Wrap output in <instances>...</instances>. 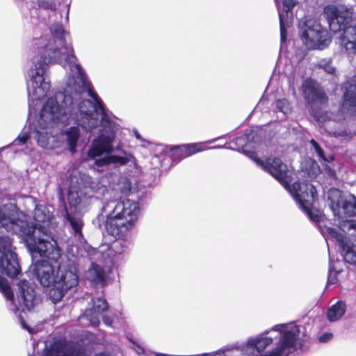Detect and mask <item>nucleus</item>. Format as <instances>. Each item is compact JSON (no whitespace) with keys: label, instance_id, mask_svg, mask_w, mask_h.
<instances>
[{"label":"nucleus","instance_id":"obj_1","mask_svg":"<svg viewBox=\"0 0 356 356\" xmlns=\"http://www.w3.org/2000/svg\"><path fill=\"white\" fill-rule=\"evenodd\" d=\"M51 35L35 39L34 49L38 56L29 72L27 92L29 101L47 96L51 86L49 65L58 63L69 72L63 91H58L43 104L40 117L24 127L11 145H24L31 139L45 149L51 148L50 140L54 129L71 122L92 131L97 127L99 115L104 110L102 101L93 91L87 76L76 62L73 48L65 40V31L60 23L50 27Z\"/></svg>","mask_w":356,"mask_h":356},{"label":"nucleus","instance_id":"obj_2","mask_svg":"<svg viewBox=\"0 0 356 356\" xmlns=\"http://www.w3.org/2000/svg\"><path fill=\"white\" fill-rule=\"evenodd\" d=\"M249 146V143L245 144L242 147L243 152L276 179L292 195L293 200L311 220L318 222L321 218L318 211H312V206L317 198L315 187L307 181H297L291 186L290 172L286 165L280 158L269 157L264 162L257 158L254 151L248 149Z\"/></svg>","mask_w":356,"mask_h":356},{"label":"nucleus","instance_id":"obj_3","mask_svg":"<svg viewBox=\"0 0 356 356\" xmlns=\"http://www.w3.org/2000/svg\"><path fill=\"white\" fill-rule=\"evenodd\" d=\"M100 126L97 137L95 138L87 151L89 159L94 160L93 169L104 172L111 168H120L129 165L136 167V159L129 153L123 152V155H108L101 157L104 154H110L113 151V141L115 138L118 124L111 118L104 110L99 115L98 126Z\"/></svg>","mask_w":356,"mask_h":356},{"label":"nucleus","instance_id":"obj_4","mask_svg":"<svg viewBox=\"0 0 356 356\" xmlns=\"http://www.w3.org/2000/svg\"><path fill=\"white\" fill-rule=\"evenodd\" d=\"M299 334V327L293 323L277 324L248 339L243 348L250 354H259L279 339L276 347L262 356H289L296 350Z\"/></svg>","mask_w":356,"mask_h":356},{"label":"nucleus","instance_id":"obj_5","mask_svg":"<svg viewBox=\"0 0 356 356\" xmlns=\"http://www.w3.org/2000/svg\"><path fill=\"white\" fill-rule=\"evenodd\" d=\"M324 15L334 33L343 31L339 37L340 46L349 54L356 52V20L352 9L343 4H330L323 9Z\"/></svg>","mask_w":356,"mask_h":356},{"label":"nucleus","instance_id":"obj_6","mask_svg":"<svg viewBox=\"0 0 356 356\" xmlns=\"http://www.w3.org/2000/svg\"><path fill=\"white\" fill-rule=\"evenodd\" d=\"M102 209L107 214L106 231L115 238L122 237L133 228L140 213L139 204L131 200L111 201Z\"/></svg>","mask_w":356,"mask_h":356},{"label":"nucleus","instance_id":"obj_7","mask_svg":"<svg viewBox=\"0 0 356 356\" xmlns=\"http://www.w3.org/2000/svg\"><path fill=\"white\" fill-rule=\"evenodd\" d=\"M68 202L70 209L65 208L62 215L69 223L74 238L80 243H83L86 240L82 233L84 225L82 216L88 204V199L86 196H82L74 188L71 187L68 192Z\"/></svg>","mask_w":356,"mask_h":356},{"label":"nucleus","instance_id":"obj_8","mask_svg":"<svg viewBox=\"0 0 356 356\" xmlns=\"http://www.w3.org/2000/svg\"><path fill=\"white\" fill-rule=\"evenodd\" d=\"M33 225L15 204L0 205V227L7 232L15 234L22 239L24 236H29Z\"/></svg>","mask_w":356,"mask_h":356},{"label":"nucleus","instance_id":"obj_9","mask_svg":"<svg viewBox=\"0 0 356 356\" xmlns=\"http://www.w3.org/2000/svg\"><path fill=\"white\" fill-rule=\"evenodd\" d=\"M302 91L311 115L319 123H323L329 120V113L323 111L328 98L321 86L315 81L308 79L302 83Z\"/></svg>","mask_w":356,"mask_h":356},{"label":"nucleus","instance_id":"obj_10","mask_svg":"<svg viewBox=\"0 0 356 356\" xmlns=\"http://www.w3.org/2000/svg\"><path fill=\"white\" fill-rule=\"evenodd\" d=\"M300 37L308 49H323L331 42L329 33L312 20L300 24Z\"/></svg>","mask_w":356,"mask_h":356},{"label":"nucleus","instance_id":"obj_11","mask_svg":"<svg viewBox=\"0 0 356 356\" xmlns=\"http://www.w3.org/2000/svg\"><path fill=\"white\" fill-rule=\"evenodd\" d=\"M35 225H33V231L29 236H24L22 240L25 242L32 257L35 254H38L41 257L57 262L61 257V250L58 248L57 243L53 238L50 240L43 238H36L34 236Z\"/></svg>","mask_w":356,"mask_h":356},{"label":"nucleus","instance_id":"obj_12","mask_svg":"<svg viewBox=\"0 0 356 356\" xmlns=\"http://www.w3.org/2000/svg\"><path fill=\"white\" fill-rule=\"evenodd\" d=\"M330 207L335 217L349 218L356 216V197L350 193L342 194L339 189L328 192Z\"/></svg>","mask_w":356,"mask_h":356},{"label":"nucleus","instance_id":"obj_13","mask_svg":"<svg viewBox=\"0 0 356 356\" xmlns=\"http://www.w3.org/2000/svg\"><path fill=\"white\" fill-rule=\"evenodd\" d=\"M129 245L130 242L127 240H118L106 250L99 252L104 263L109 268H118L124 264L129 254Z\"/></svg>","mask_w":356,"mask_h":356},{"label":"nucleus","instance_id":"obj_14","mask_svg":"<svg viewBox=\"0 0 356 356\" xmlns=\"http://www.w3.org/2000/svg\"><path fill=\"white\" fill-rule=\"evenodd\" d=\"M54 283L58 287L69 291L79 284L77 268L74 262L69 259L60 262L58 266Z\"/></svg>","mask_w":356,"mask_h":356},{"label":"nucleus","instance_id":"obj_15","mask_svg":"<svg viewBox=\"0 0 356 356\" xmlns=\"http://www.w3.org/2000/svg\"><path fill=\"white\" fill-rule=\"evenodd\" d=\"M19 302L22 303L28 311H31L41 302L40 296L37 295L33 287L25 280H20L18 283Z\"/></svg>","mask_w":356,"mask_h":356},{"label":"nucleus","instance_id":"obj_16","mask_svg":"<svg viewBox=\"0 0 356 356\" xmlns=\"http://www.w3.org/2000/svg\"><path fill=\"white\" fill-rule=\"evenodd\" d=\"M33 272L40 284L44 287H49L54 283V268L48 261L41 259L33 264Z\"/></svg>","mask_w":356,"mask_h":356},{"label":"nucleus","instance_id":"obj_17","mask_svg":"<svg viewBox=\"0 0 356 356\" xmlns=\"http://www.w3.org/2000/svg\"><path fill=\"white\" fill-rule=\"evenodd\" d=\"M108 308V302L104 298H95L91 300L90 306L84 312L83 316L94 327L99 325V316Z\"/></svg>","mask_w":356,"mask_h":356},{"label":"nucleus","instance_id":"obj_18","mask_svg":"<svg viewBox=\"0 0 356 356\" xmlns=\"http://www.w3.org/2000/svg\"><path fill=\"white\" fill-rule=\"evenodd\" d=\"M277 6L280 26V38L281 42H284L286 39V26L291 23V19L289 18V13L293 8L296 5L295 0H284L283 1V10L280 8V2L281 0H275Z\"/></svg>","mask_w":356,"mask_h":356},{"label":"nucleus","instance_id":"obj_19","mask_svg":"<svg viewBox=\"0 0 356 356\" xmlns=\"http://www.w3.org/2000/svg\"><path fill=\"white\" fill-rule=\"evenodd\" d=\"M203 150V144L201 143L181 145L172 147L170 149L169 156L173 161L178 162Z\"/></svg>","mask_w":356,"mask_h":356},{"label":"nucleus","instance_id":"obj_20","mask_svg":"<svg viewBox=\"0 0 356 356\" xmlns=\"http://www.w3.org/2000/svg\"><path fill=\"white\" fill-rule=\"evenodd\" d=\"M0 270L2 273L13 278L20 273V266L15 252L1 255Z\"/></svg>","mask_w":356,"mask_h":356},{"label":"nucleus","instance_id":"obj_21","mask_svg":"<svg viewBox=\"0 0 356 356\" xmlns=\"http://www.w3.org/2000/svg\"><path fill=\"white\" fill-rule=\"evenodd\" d=\"M49 353V356H81L74 346L63 339H54Z\"/></svg>","mask_w":356,"mask_h":356},{"label":"nucleus","instance_id":"obj_22","mask_svg":"<svg viewBox=\"0 0 356 356\" xmlns=\"http://www.w3.org/2000/svg\"><path fill=\"white\" fill-rule=\"evenodd\" d=\"M343 108L348 111H356V75L344 85Z\"/></svg>","mask_w":356,"mask_h":356},{"label":"nucleus","instance_id":"obj_23","mask_svg":"<svg viewBox=\"0 0 356 356\" xmlns=\"http://www.w3.org/2000/svg\"><path fill=\"white\" fill-rule=\"evenodd\" d=\"M86 277L91 282L102 284L106 279V273L99 265L92 263L87 271Z\"/></svg>","mask_w":356,"mask_h":356},{"label":"nucleus","instance_id":"obj_24","mask_svg":"<svg viewBox=\"0 0 356 356\" xmlns=\"http://www.w3.org/2000/svg\"><path fill=\"white\" fill-rule=\"evenodd\" d=\"M346 305L344 302L339 300L328 308L327 318L330 322L339 321L345 314Z\"/></svg>","mask_w":356,"mask_h":356},{"label":"nucleus","instance_id":"obj_25","mask_svg":"<svg viewBox=\"0 0 356 356\" xmlns=\"http://www.w3.org/2000/svg\"><path fill=\"white\" fill-rule=\"evenodd\" d=\"M76 127H71L65 131L66 136V142L69 147V150L74 154L76 150V145L80 137V131L77 124Z\"/></svg>","mask_w":356,"mask_h":356},{"label":"nucleus","instance_id":"obj_26","mask_svg":"<svg viewBox=\"0 0 356 356\" xmlns=\"http://www.w3.org/2000/svg\"><path fill=\"white\" fill-rule=\"evenodd\" d=\"M338 218V227L339 229L346 234L354 235L356 232V220H348L346 218L337 217Z\"/></svg>","mask_w":356,"mask_h":356},{"label":"nucleus","instance_id":"obj_27","mask_svg":"<svg viewBox=\"0 0 356 356\" xmlns=\"http://www.w3.org/2000/svg\"><path fill=\"white\" fill-rule=\"evenodd\" d=\"M341 254L346 262L350 264H356V252L347 243L340 247Z\"/></svg>","mask_w":356,"mask_h":356},{"label":"nucleus","instance_id":"obj_28","mask_svg":"<svg viewBox=\"0 0 356 356\" xmlns=\"http://www.w3.org/2000/svg\"><path fill=\"white\" fill-rule=\"evenodd\" d=\"M310 144L312 145V149H314L318 158V160L320 161H323L325 163H330L334 160V156L330 155L328 156H326L325 155L324 151L321 148V147L319 145V144L314 140L312 139L310 140Z\"/></svg>","mask_w":356,"mask_h":356},{"label":"nucleus","instance_id":"obj_29","mask_svg":"<svg viewBox=\"0 0 356 356\" xmlns=\"http://www.w3.org/2000/svg\"><path fill=\"white\" fill-rule=\"evenodd\" d=\"M52 288L49 290V296L54 303H56L62 300L65 293L67 291L66 289L56 286V283H51Z\"/></svg>","mask_w":356,"mask_h":356},{"label":"nucleus","instance_id":"obj_30","mask_svg":"<svg viewBox=\"0 0 356 356\" xmlns=\"http://www.w3.org/2000/svg\"><path fill=\"white\" fill-rule=\"evenodd\" d=\"M14 252L11 238L7 236H0V253H1V255Z\"/></svg>","mask_w":356,"mask_h":356},{"label":"nucleus","instance_id":"obj_31","mask_svg":"<svg viewBox=\"0 0 356 356\" xmlns=\"http://www.w3.org/2000/svg\"><path fill=\"white\" fill-rule=\"evenodd\" d=\"M275 104L276 109L284 115L291 113L292 111L291 104L286 99H277Z\"/></svg>","mask_w":356,"mask_h":356},{"label":"nucleus","instance_id":"obj_32","mask_svg":"<svg viewBox=\"0 0 356 356\" xmlns=\"http://www.w3.org/2000/svg\"><path fill=\"white\" fill-rule=\"evenodd\" d=\"M0 291L3 293L8 300H13L14 298L13 293L8 281L0 277Z\"/></svg>","mask_w":356,"mask_h":356},{"label":"nucleus","instance_id":"obj_33","mask_svg":"<svg viewBox=\"0 0 356 356\" xmlns=\"http://www.w3.org/2000/svg\"><path fill=\"white\" fill-rule=\"evenodd\" d=\"M341 270L337 269L334 264L332 263V260L330 257V265H329V274L327 277V284H333L337 282V275L341 273Z\"/></svg>","mask_w":356,"mask_h":356},{"label":"nucleus","instance_id":"obj_34","mask_svg":"<svg viewBox=\"0 0 356 356\" xmlns=\"http://www.w3.org/2000/svg\"><path fill=\"white\" fill-rule=\"evenodd\" d=\"M34 220L38 222H44L49 218V215L47 213L45 208L35 207L33 213Z\"/></svg>","mask_w":356,"mask_h":356},{"label":"nucleus","instance_id":"obj_35","mask_svg":"<svg viewBox=\"0 0 356 356\" xmlns=\"http://www.w3.org/2000/svg\"><path fill=\"white\" fill-rule=\"evenodd\" d=\"M327 231L329 236L337 240L339 243V247L343 245V244L346 243L343 234L339 232L337 229L329 227Z\"/></svg>","mask_w":356,"mask_h":356},{"label":"nucleus","instance_id":"obj_36","mask_svg":"<svg viewBox=\"0 0 356 356\" xmlns=\"http://www.w3.org/2000/svg\"><path fill=\"white\" fill-rule=\"evenodd\" d=\"M317 65L319 68L323 69L328 74H334L335 72V67L331 65V60L330 59H321L319 60Z\"/></svg>","mask_w":356,"mask_h":356},{"label":"nucleus","instance_id":"obj_37","mask_svg":"<svg viewBox=\"0 0 356 356\" xmlns=\"http://www.w3.org/2000/svg\"><path fill=\"white\" fill-rule=\"evenodd\" d=\"M38 4L40 8L45 10H50L51 11L56 10V4L54 0H38Z\"/></svg>","mask_w":356,"mask_h":356},{"label":"nucleus","instance_id":"obj_38","mask_svg":"<svg viewBox=\"0 0 356 356\" xmlns=\"http://www.w3.org/2000/svg\"><path fill=\"white\" fill-rule=\"evenodd\" d=\"M133 133H134V136L138 140H140L143 143L141 144V146H143V147H147V145H149L150 144V143L149 141L146 140L145 139H144L143 138H142V136H140V134L136 129H134Z\"/></svg>","mask_w":356,"mask_h":356},{"label":"nucleus","instance_id":"obj_39","mask_svg":"<svg viewBox=\"0 0 356 356\" xmlns=\"http://www.w3.org/2000/svg\"><path fill=\"white\" fill-rule=\"evenodd\" d=\"M332 338V333L325 332L319 337L318 341L321 343H325V342L329 341Z\"/></svg>","mask_w":356,"mask_h":356},{"label":"nucleus","instance_id":"obj_40","mask_svg":"<svg viewBox=\"0 0 356 356\" xmlns=\"http://www.w3.org/2000/svg\"><path fill=\"white\" fill-rule=\"evenodd\" d=\"M133 346L132 348L137 353V354L140 355L144 353V348L140 345L138 344L136 342H132Z\"/></svg>","mask_w":356,"mask_h":356},{"label":"nucleus","instance_id":"obj_41","mask_svg":"<svg viewBox=\"0 0 356 356\" xmlns=\"http://www.w3.org/2000/svg\"><path fill=\"white\" fill-rule=\"evenodd\" d=\"M102 320L104 323L107 326H111L113 324V319L107 315H103Z\"/></svg>","mask_w":356,"mask_h":356},{"label":"nucleus","instance_id":"obj_42","mask_svg":"<svg viewBox=\"0 0 356 356\" xmlns=\"http://www.w3.org/2000/svg\"><path fill=\"white\" fill-rule=\"evenodd\" d=\"M154 355L155 356H175V355H171L160 353H154Z\"/></svg>","mask_w":356,"mask_h":356},{"label":"nucleus","instance_id":"obj_43","mask_svg":"<svg viewBox=\"0 0 356 356\" xmlns=\"http://www.w3.org/2000/svg\"><path fill=\"white\" fill-rule=\"evenodd\" d=\"M95 356H110V355L105 353H100L99 354L95 355Z\"/></svg>","mask_w":356,"mask_h":356},{"label":"nucleus","instance_id":"obj_44","mask_svg":"<svg viewBox=\"0 0 356 356\" xmlns=\"http://www.w3.org/2000/svg\"><path fill=\"white\" fill-rule=\"evenodd\" d=\"M239 352L238 350L236 349L233 351V353L234 354V355H237V353Z\"/></svg>","mask_w":356,"mask_h":356},{"label":"nucleus","instance_id":"obj_45","mask_svg":"<svg viewBox=\"0 0 356 356\" xmlns=\"http://www.w3.org/2000/svg\"><path fill=\"white\" fill-rule=\"evenodd\" d=\"M216 147L220 148V147H222V146L218 145V146H217V147H213L212 148H216Z\"/></svg>","mask_w":356,"mask_h":356},{"label":"nucleus","instance_id":"obj_46","mask_svg":"<svg viewBox=\"0 0 356 356\" xmlns=\"http://www.w3.org/2000/svg\"><path fill=\"white\" fill-rule=\"evenodd\" d=\"M201 356H207V355H206V354H204V355H201Z\"/></svg>","mask_w":356,"mask_h":356}]
</instances>
